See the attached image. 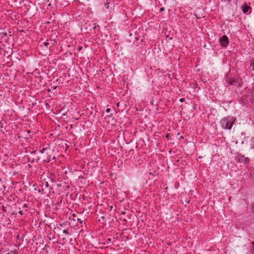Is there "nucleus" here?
Returning <instances> with one entry per match:
<instances>
[{"label": "nucleus", "mask_w": 254, "mask_h": 254, "mask_svg": "<svg viewBox=\"0 0 254 254\" xmlns=\"http://www.w3.org/2000/svg\"><path fill=\"white\" fill-rule=\"evenodd\" d=\"M225 80L229 85H236L238 83V81L235 80V79L229 74H227L226 75L225 77Z\"/></svg>", "instance_id": "3"}, {"label": "nucleus", "mask_w": 254, "mask_h": 254, "mask_svg": "<svg viewBox=\"0 0 254 254\" xmlns=\"http://www.w3.org/2000/svg\"><path fill=\"white\" fill-rule=\"evenodd\" d=\"M7 254H10L9 253Z\"/></svg>", "instance_id": "27"}, {"label": "nucleus", "mask_w": 254, "mask_h": 254, "mask_svg": "<svg viewBox=\"0 0 254 254\" xmlns=\"http://www.w3.org/2000/svg\"><path fill=\"white\" fill-rule=\"evenodd\" d=\"M105 6L106 7V8H108L109 7V3H105Z\"/></svg>", "instance_id": "12"}, {"label": "nucleus", "mask_w": 254, "mask_h": 254, "mask_svg": "<svg viewBox=\"0 0 254 254\" xmlns=\"http://www.w3.org/2000/svg\"><path fill=\"white\" fill-rule=\"evenodd\" d=\"M79 178H81V179H85V178H84L83 176H79Z\"/></svg>", "instance_id": "21"}, {"label": "nucleus", "mask_w": 254, "mask_h": 254, "mask_svg": "<svg viewBox=\"0 0 254 254\" xmlns=\"http://www.w3.org/2000/svg\"><path fill=\"white\" fill-rule=\"evenodd\" d=\"M27 160L28 162H34L35 161H36V162H37V157L35 158V157H28V156H27Z\"/></svg>", "instance_id": "7"}, {"label": "nucleus", "mask_w": 254, "mask_h": 254, "mask_svg": "<svg viewBox=\"0 0 254 254\" xmlns=\"http://www.w3.org/2000/svg\"><path fill=\"white\" fill-rule=\"evenodd\" d=\"M44 45L46 47H48L49 46V45H50V43L48 42V41H46V42H44Z\"/></svg>", "instance_id": "10"}, {"label": "nucleus", "mask_w": 254, "mask_h": 254, "mask_svg": "<svg viewBox=\"0 0 254 254\" xmlns=\"http://www.w3.org/2000/svg\"><path fill=\"white\" fill-rule=\"evenodd\" d=\"M220 124L224 129H230L234 124V121L232 119L224 118L221 120Z\"/></svg>", "instance_id": "2"}, {"label": "nucleus", "mask_w": 254, "mask_h": 254, "mask_svg": "<svg viewBox=\"0 0 254 254\" xmlns=\"http://www.w3.org/2000/svg\"><path fill=\"white\" fill-rule=\"evenodd\" d=\"M18 213L20 214V215H22V211L21 210H20L18 211Z\"/></svg>", "instance_id": "20"}, {"label": "nucleus", "mask_w": 254, "mask_h": 254, "mask_svg": "<svg viewBox=\"0 0 254 254\" xmlns=\"http://www.w3.org/2000/svg\"><path fill=\"white\" fill-rule=\"evenodd\" d=\"M106 112H107V113H109L110 112V109L109 108H107L106 110Z\"/></svg>", "instance_id": "15"}, {"label": "nucleus", "mask_w": 254, "mask_h": 254, "mask_svg": "<svg viewBox=\"0 0 254 254\" xmlns=\"http://www.w3.org/2000/svg\"><path fill=\"white\" fill-rule=\"evenodd\" d=\"M241 8L243 12L246 13L248 12L249 10L251 8V6L248 5L247 4L244 3L242 5Z\"/></svg>", "instance_id": "5"}, {"label": "nucleus", "mask_w": 254, "mask_h": 254, "mask_svg": "<svg viewBox=\"0 0 254 254\" xmlns=\"http://www.w3.org/2000/svg\"><path fill=\"white\" fill-rule=\"evenodd\" d=\"M2 210H3V211H6V210H5V206H2Z\"/></svg>", "instance_id": "18"}, {"label": "nucleus", "mask_w": 254, "mask_h": 254, "mask_svg": "<svg viewBox=\"0 0 254 254\" xmlns=\"http://www.w3.org/2000/svg\"><path fill=\"white\" fill-rule=\"evenodd\" d=\"M219 43L222 46L226 47L229 43L228 37L225 35L222 36L219 39Z\"/></svg>", "instance_id": "4"}, {"label": "nucleus", "mask_w": 254, "mask_h": 254, "mask_svg": "<svg viewBox=\"0 0 254 254\" xmlns=\"http://www.w3.org/2000/svg\"><path fill=\"white\" fill-rule=\"evenodd\" d=\"M164 10V7H161L160 9V11L162 12Z\"/></svg>", "instance_id": "17"}, {"label": "nucleus", "mask_w": 254, "mask_h": 254, "mask_svg": "<svg viewBox=\"0 0 254 254\" xmlns=\"http://www.w3.org/2000/svg\"><path fill=\"white\" fill-rule=\"evenodd\" d=\"M0 36L1 38H3L4 37L7 36V33L5 32H2L0 33Z\"/></svg>", "instance_id": "8"}, {"label": "nucleus", "mask_w": 254, "mask_h": 254, "mask_svg": "<svg viewBox=\"0 0 254 254\" xmlns=\"http://www.w3.org/2000/svg\"><path fill=\"white\" fill-rule=\"evenodd\" d=\"M23 207H27V206H26V204H24V205H23Z\"/></svg>", "instance_id": "24"}, {"label": "nucleus", "mask_w": 254, "mask_h": 254, "mask_svg": "<svg viewBox=\"0 0 254 254\" xmlns=\"http://www.w3.org/2000/svg\"><path fill=\"white\" fill-rule=\"evenodd\" d=\"M82 49V47L79 48V50H80Z\"/></svg>", "instance_id": "26"}, {"label": "nucleus", "mask_w": 254, "mask_h": 254, "mask_svg": "<svg viewBox=\"0 0 254 254\" xmlns=\"http://www.w3.org/2000/svg\"><path fill=\"white\" fill-rule=\"evenodd\" d=\"M36 152V150L31 152L30 154L32 156V157H35V158L37 157V156L35 155Z\"/></svg>", "instance_id": "9"}, {"label": "nucleus", "mask_w": 254, "mask_h": 254, "mask_svg": "<svg viewBox=\"0 0 254 254\" xmlns=\"http://www.w3.org/2000/svg\"><path fill=\"white\" fill-rule=\"evenodd\" d=\"M180 101L181 102H184L185 101V98H181L180 99Z\"/></svg>", "instance_id": "13"}, {"label": "nucleus", "mask_w": 254, "mask_h": 254, "mask_svg": "<svg viewBox=\"0 0 254 254\" xmlns=\"http://www.w3.org/2000/svg\"><path fill=\"white\" fill-rule=\"evenodd\" d=\"M239 160L240 161H244L245 162H247L248 161H249V159L248 157H245L243 155H241L239 157Z\"/></svg>", "instance_id": "6"}, {"label": "nucleus", "mask_w": 254, "mask_h": 254, "mask_svg": "<svg viewBox=\"0 0 254 254\" xmlns=\"http://www.w3.org/2000/svg\"><path fill=\"white\" fill-rule=\"evenodd\" d=\"M56 88H57V86H55V87H54V88H54V89H56Z\"/></svg>", "instance_id": "25"}, {"label": "nucleus", "mask_w": 254, "mask_h": 254, "mask_svg": "<svg viewBox=\"0 0 254 254\" xmlns=\"http://www.w3.org/2000/svg\"><path fill=\"white\" fill-rule=\"evenodd\" d=\"M223 0L225 1L229 2V1H230L231 0Z\"/></svg>", "instance_id": "22"}, {"label": "nucleus", "mask_w": 254, "mask_h": 254, "mask_svg": "<svg viewBox=\"0 0 254 254\" xmlns=\"http://www.w3.org/2000/svg\"><path fill=\"white\" fill-rule=\"evenodd\" d=\"M45 186L47 187V188H48L49 187V184L47 182H46L45 183Z\"/></svg>", "instance_id": "14"}, {"label": "nucleus", "mask_w": 254, "mask_h": 254, "mask_svg": "<svg viewBox=\"0 0 254 254\" xmlns=\"http://www.w3.org/2000/svg\"><path fill=\"white\" fill-rule=\"evenodd\" d=\"M63 233L64 234H65L66 235H68V232L66 230H63Z\"/></svg>", "instance_id": "11"}, {"label": "nucleus", "mask_w": 254, "mask_h": 254, "mask_svg": "<svg viewBox=\"0 0 254 254\" xmlns=\"http://www.w3.org/2000/svg\"><path fill=\"white\" fill-rule=\"evenodd\" d=\"M53 151L49 148H43L40 150V155L37 156V162L41 161L48 163L51 160H55V157L52 155Z\"/></svg>", "instance_id": "1"}, {"label": "nucleus", "mask_w": 254, "mask_h": 254, "mask_svg": "<svg viewBox=\"0 0 254 254\" xmlns=\"http://www.w3.org/2000/svg\"><path fill=\"white\" fill-rule=\"evenodd\" d=\"M252 66H253V70L254 71V61L253 63L252 64Z\"/></svg>", "instance_id": "19"}, {"label": "nucleus", "mask_w": 254, "mask_h": 254, "mask_svg": "<svg viewBox=\"0 0 254 254\" xmlns=\"http://www.w3.org/2000/svg\"><path fill=\"white\" fill-rule=\"evenodd\" d=\"M125 213H126V212H124V211H122L121 214H125Z\"/></svg>", "instance_id": "23"}, {"label": "nucleus", "mask_w": 254, "mask_h": 254, "mask_svg": "<svg viewBox=\"0 0 254 254\" xmlns=\"http://www.w3.org/2000/svg\"><path fill=\"white\" fill-rule=\"evenodd\" d=\"M121 219H122V218H120ZM123 221L125 222H127V220L126 218H123Z\"/></svg>", "instance_id": "16"}]
</instances>
